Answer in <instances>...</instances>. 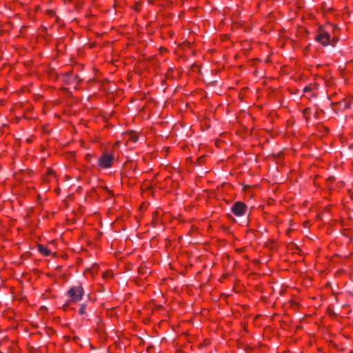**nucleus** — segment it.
Instances as JSON below:
<instances>
[{"label":"nucleus","instance_id":"nucleus-4","mask_svg":"<svg viewBox=\"0 0 353 353\" xmlns=\"http://www.w3.org/2000/svg\"><path fill=\"white\" fill-rule=\"evenodd\" d=\"M246 208V205L244 203L237 201L232 205V212L234 215L241 216L245 214Z\"/></svg>","mask_w":353,"mask_h":353},{"label":"nucleus","instance_id":"nucleus-2","mask_svg":"<svg viewBox=\"0 0 353 353\" xmlns=\"http://www.w3.org/2000/svg\"><path fill=\"white\" fill-rule=\"evenodd\" d=\"M115 160V155L113 152H104L99 157L97 165L100 169H108L112 166Z\"/></svg>","mask_w":353,"mask_h":353},{"label":"nucleus","instance_id":"nucleus-8","mask_svg":"<svg viewBox=\"0 0 353 353\" xmlns=\"http://www.w3.org/2000/svg\"><path fill=\"white\" fill-rule=\"evenodd\" d=\"M112 276V272L110 270L104 272L103 273V278L105 279H108Z\"/></svg>","mask_w":353,"mask_h":353},{"label":"nucleus","instance_id":"nucleus-9","mask_svg":"<svg viewBox=\"0 0 353 353\" xmlns=\"http://www.w3.org/2000/svg\"><path fill=\"white\" fill-rule=\"evenodd\" d=\"M85 312V305H81L80 308H79V313L80 314H84Z\"/></svg>","mask_w":353,"mask_h":353},{"label":"nucleus","instance_id":"nucleus-1","mask_svg":"<svg viewBox=\"0 0 353 353\" xmlns=\"http://www.w3.org/2000/svg\"><path fill=\"white\" fill-rule=\"evenodd\" d=\"M336 29L337 28L332 24H327L324 27L320 28L316 35V41L324 46H328L330 44L334 46V40H331V32L334 34Z\"/></svg>","mask_w":353,"mask_h":353},{"label":"nucleus","instance_id":"nucleus-5","mask_svg":"<svg viewBox=\"0 0 353 353\" xmlns=\"http://www.w3.org/2000/svg\"><path fill=\"white\" fill-rule=\"evenodd\" d=\"M314 89H316V85L311 84L305 86L303 89V92L305 94H309V97H313L315 96L314 92Z\"/></svg>","mask_w":353,"mask_h":353},{"label":"nucleus","instance_id":"nucleus-7","mask_svg":"<svg viewBox=\"0 0 353 353\" xmlns=\"http://www.w3.org/2000/svg\"><path fill=\"white\" fill-rule=\"evenodd\" d=\"M39 251L45 256H49L51 251L46 247L42 245H39Z\"/></svg>","mask_w":353,"mask_h":353},{"label":"nucleus","instance_id":"nucleus-11","mask_svg":"<svg viewBox=\"0 0 353 353\" xmlns=\"http://www.w3.org/2000/svg\"><path fill=\"white\" fill-rule=\"evenodd\" d=\"M350 106L348 104H345V108H348Z\"/></svg>","mask_w":353,"mask_h":353},{"label":"nucleus","instance_id":"nucleus-6","mask_svg":"<svg viewBox=\"0 0 353 353\" xmlns=\"http://www.w3.org/2000/svg\"><path fill=\"white\" fill-rule=\"evenodd\" d=\"M125 136L128 137V139L132 141L134 143H135L138 141V135L135 132H126L125 134Z\"/></svg>","mask_w":353,"mask_h":353},{"label":"nucleus","instance_id":"nucleus-3","mask_svg":"<svg viewBox=\"0 0 353 353\" xmlns=\"http://www.w3.org/2000/svg\"><path fill=\"white\" fill-rule=\"evenodd\" d=\"M67 294L69 298V301L76 303L82 300L84 294V290L81 285L72 286L68 290Z\"/></svg>","mask_w":353,"mask_h":353},{"label":"nucleus","instance_id":"nucleus-10","mask_svg":"<svg viewBox=\"0 0 353 353\" xmlns=\"http://www.w3.org/2000/svg\"><path fill=\"white\" fill-rule=\"evenodd\" d=\"M119 143H120V142H119V141H117V142L114 144V148L119 147Z\"/></svg>","mask_w":353,"mask_h":353}]
</instances>
